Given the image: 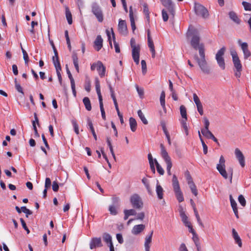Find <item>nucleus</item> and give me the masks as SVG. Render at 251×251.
<instances>
[{
    "label": "nucleus",
    "instance_id": "nucleus-24",
    "mask_svg": "<svg viewBox=\"0 0 251 251\" xmlns=\"http://www.w3.org/2000/svg\"><path fill=\"white\" fill-rule=\"evenodd\" d=\"M129 18L130 21L131 26L133 31H134L136 29L135 23L134 21V16H133V12L132 10V7L130 6L129 7Z\"/></svg>",
    "mask_w": 251,
    "mask_h": 251
},
{
    "label": "nucleus",
    "instance_id": "nucleus-27",
    "mask_svg": "<svg viewBox=\"0 0 251 251\" xmlns=\"http://www.w3.org/2000/svg\"><path fill=\"white\" fill-rule=\"evenodd\" d=\"M95 86L99 99H102V97L100 92V82L98 78L95 79Z\"/></svg>",
    "mask_w": 251,
    "mask_h": 251
},
{
    "label": "nucleus",
    "instance_id": "nucleus-51",
    "mask_svg": "<svg viewBox=\"0 0 251 251\" xmlns=\"http://www.w3.org/2000/svg\"><path fill=\"white\" fill-rule=\"evenodd\" d=\"M66 69L67 74V75H68V77L69 78V79L70 80L71 83H73V82H75L74 79V78L72 76L71 73L67 65H66Z\"/></svg>",
    "mask_w": 251,
    "mask_h": 251
},
{
    "label": "nucleus",
    "instance_id": "nucleus-36",
    "mask_svg": "<svg viewBox=\"0 0 251 251\" xmlns=\"http://www.w3.org/2000/svg\"><path fill=\"white\" fill-rule=\"evenodd\" d=\"M175 195L176 199L179 202H182L184 201V198L183 196V194L181 191V190H179L178 191H175Z\"/></svg>",
    "mask_w": 251,
    "mask_h": 251
},
{
    "label": "nucleus",
    "instance_id": "nucleus-47",
    "mask_svg": "<svg viewBox=\"0 0 251 251\" xmlns=\"http://www.w3.org/2000/svg\"><path fill=\"white\" fill-rule=\"evenodd\" d=\"M14 82L15 84V88L19 92L22 93V94H24V92L23 90V88L20 85L19 83H18L17 78H15Z\"/></svg>",
    "mask_w": 251,
    "mask_h": 251
},
{
    "label": "nucleus",
    "instance_id": "nucleus-63",
    "mask_svg": "<svg viewBox=\"0 0 251 251\" xmlns=\"http://www.w3.org/2000/svg\"><path fill=\"white\" fill-rule=\"evenodd\" d=\"M136 88L140 97L142 98L144 95V90L139 88L138 85H136Z\"/></svg>",
    "mask_w": 251,
    "mask_h": 251
},
{
    "label": "nucleus",
    "instance_id": "nucleus-53",
    "mask_svg": "<svg viewBox=\"0 0 251 251\" xmlns=\"http://www.w3.org/2000/svg\"><path fill=\"white\" fill-rule=\"evenodd\" d=\"M22 211L26 214V217H28V215H31L32 214V212L29 209H27L25 206L21 207Z\"/></svg>",
    "mask_w": 251,
    "mask_h": 251
},
{
    "label": "nucleus",
    "instance_id": "nucleus-50",
    "mask_svg": "<svg viewBox=\"0 0 251 251\" xmlns=\"http://www.w3.org/2000/svg\"><path fill=\"white\" fill-rule=\"evenodd\" d=\"M238 201L242 206H245L246 205V201L243 195H240L239 196Z\"/></svg>",
    "mask_w": 251,
    "mask_h": 251
},
{
    "label": "nucleus",
    "instance_id": "nucleus-61",
    "mask_svg": "<svg viewBox=\"0 0 251 251\" xmlns=\"http://www.w3.org/2000/svg\"><path fill=\"white\" fill-rule=\"evenodd\" d=\"M204 128H202L201 130H208L209 126V122L207 118H204Z\"/></svg>",
    "mask_w": 251,
    "mask_h": 251
},
{
    "label": "nucleus",
    "instance_id": "nucleus-19",
    "mask_svg": "<svg viewBox=\"0 0 251 251\" xmlns=\"http://www.w3.org/2000/svg\"><path fill=\"white\" fill-rule=\"evenodd\" d=\"M153 231H151L150 235L147 236L145 238V242L144 244L145 251H150V244L151 243L152 237L153 235Z\"/></svg>",
    "mask_w": 251,
    "mask_h": 251
},
{
    "label": "nucleus",
    "instance_id": "nucleus-60",
    "mask_svg": "<svg viewBox=\"0 0 251 251\" xmlns=\"http://www.w3.org/2000/svg\"><path fill=\"white\" fill-rule=\"evenodd\" d=\"M51 184V182L50 179L49 177H46L45 180V188L49 189L50 187Z\"/></svg>",
    "mask_w": 251,
    "mask_h": 251
},
{
    "label": "nucleus",
    "instance_id": "nucleus-1",
    "mask_svg": "<svg viewBox=\"0 0 251 251\" xmlns=\"http://www.w3.org/2000/svg\"><path fill=\"white\" fill-rule=\"evenodd\" d=\"M186 36L187 38L191 39L190 45L194 50H199L200 52V50L201 49L203 50V52H205L204 44L200 43V35L197 29L189 27Z\"/></svg>",
    "mask_w": 251,
    "mask_h": 251
},
{
    "label": "nucleus",
    "instance_id": "nucleus-5",
    "mask_svg": "<svg viewBox=\"0 0 251 251\" xmlns=\"http://www.w3.org/2000/svg\"><path fill=\"white\" fill-rule=\"evenodd\" d=\"M91 11L95 16L99 22L101 23L103 21V14L101 8L97 2H93L91 6Z\"/></svg>",
    "mask_w": 251,
    "mask_h": 251
},
{
    "label": "nucleus",
    "instance_id": "nucleus-34",
    "mask_svg": "<svg viewBox=\"0 0 251 251\" xmlns=\"http://www.w3.org/2000/svg\"><path fill=\"white\" fill-rule=\"evenodd\" d=\"M147 35H148V44L150 49L154 48V44L153 41L151 39L150 34V29H148L147 30Z\"/></svg>",
    "mask_w": 251,
    "mask_h": 251
},
{
    "label": "nucleus",
    "instance_id": "nucleus-6",
    "mask_svg": "<svg viewBox=\"0 0 251 251\" xmlns=\"http://www.w3.org/2000/svg\"><path fill=\"white\" fill-rule=\"evenodd\" d=\"M130 202L133 208L141 209L143 207V202L140 196L137 194H134L130 197Z\"/></svg>",
    "mask_w": 251,
    "mask_h": 251
},
{
    "label": "nucleus",
    "instance_id": "nucleus-55",
    "mask_svg": "<svg viewBox=\"0 0 251 251\" xmlns=\"http://www.w3.org/2000/svg\"><path fill=\"white\" fill-rule=\"evenodd\" d=\"M162 16L164 22H167L168 20V15L167 11L165 9L162 10Z\"/></svg>",
    "mask_w": 251,
    "mask_h": 251
},
{
    "label": "nucleus",
    "instance_id": "nucleus-35",
    "mask_svg": "<svg viewBox=\"0 0 251 251\" xmlns=\"http://www.w3.org/2000/svg\"><path fill=\"white\" fill-rule=\"evenodd\" d=\"M189 186L191 190L192 193L195 196L198 195V191L196 186L193 181L188 182Z\"/></svg>",
    "mask_w": 251,
    "mask_h": 251
},
{
    "label": "nucleus",
    "instance_id": "nucleus-15",
    "mask_svg": "<svg viewBox=\"0 0 251 251\" xmlns=\"http://www.w3.org/2000/svg\"><path fill=\"white\" fill-rule=\"evenodd\" d=\"M235 154L241 167H244L245 165V157L241 151L238 148L235 150Z\"/></svg>",
    "mask_w": 251,
    "mask_h": 251
},
{
    "label": "nucleus",
    "instance_id": "nucleus-40",
    "mask_svg": "<svg viewBox=\"0 0 251 251\" xmlns=\"http://www.w3.org/2000/svg\"><path fill=\"white\" fill-rule=\"evenodd\" d=\"M49 41H50V45L52 47V48L53 50V52L54 53V56L52 57V59L53 58H54L55 59H59L58 52H57V50L55 47L53 41L52 40L50 39V38H49Z\"/></svg>",
    "mask_w": 251,
    "mask_h": 251
},
{
    "label": "nucleus",
    "instance_id": "nucleus-41",
    "mask_svg": "<svg viewBox=\"0 0 251 251\" xmlns=\"http://www.w3.org/2000/svg\"><path fill=\"white\" fill-rule=\"evenodd\" d=\"M137 114L138 116L139 117L140 119L143 122V123L145 125H147L148 124V120L146 119L144 114L142 112L141 110H139L137 111Z\"/></svg>",
    "mask_w": 251,
    "mask_h": 251
},
{
    "label": "nucleus",
    "instance_id": "nucleus-48",
    "mask_svg": "<svg viewBox=\"0 0 251 251\" xmlns=\"http://www.w3.org/2000/svg\"><path fill=\"white\" fill-rule=\"evenodd\" d=\"M242 4L245 10L251 11V3L246 1H243Z\"/></svg>",
    "mask_w": 251,
    "mask_h": 251
},
{
    "label": "nucleus",
    "instance_id": "nucleus-9",
    "mask_svg": "<svg viewBox=\"0 0 251 251\" xmlns=\"http://www.w3.org/2000/svg\"><path fill=\"white\" fill-rule=\"evenodd\" d=\"M194 10L197 15L201 16L203 18H206L209 16L207 9L200 3H195Z\"/></svg>",
    "mask_w": 251,
    "mask_h": 251
},
{
    "label": "nucleus",
    "instance_id": "nucleus-57",
    "mask_svg": "<svg viewBox=\"0 0 251 251\" xmlns=\"http://www.w3.org/2000/svg\"><path fill=\"white\" fill-rule=\"evenodd\" d=\"M84 88L85 90L89 92L91 90V83L90 80H86L85 82Z\"/></svg>",
    "mask_w": 251,
    "mask_h": 251
},
{
    "label": "nucleus",
    "instance_id": "nucleus-31",
    "mask_svg": "<svg viewBox=\"0 0 251 251\" xmlns=\"http://www.w3.org/2000/svg\"><path fill=\"white\" fill-rule=\"evenodd\" d=\"M229 16L230 19L234 21L235 23L239 24L240 23V20L238 18L237 14L233 11H230L229 12Z\"/></svg>",
    "mask_w": 251,
    "mask_h": 251
},
{
    "label": "nucleus",
    "instance_id": "nucleus-26",
    "mask_svg": "<svg viewBox=\"0 0 251 251\" xmlns=\"http://www.w3.org/2000/svg\"><path fill=\"white\" fill-rule=\"evenodd\" d=\"M65 15L68 24L71 25L73 23L72 15L68 6H65Z\"/></svg>",
    "mask_w": 251,
    "mask_h": 251
},
{
    "label": "nucleus",
    "instance_id": "nucleus-44",
    "mask_svg": "<svg viewBox=\"0 0 251 251\" xmlns=\"http://www.w3.org/2000/svg\"><path fill=\"white\" fill-rule=\"evenodd\" d=\"M201 132L203 136L208 139H211L214 135L213 133L208 130H201Z\"/></svg>",
    "mask_w": 251,
    "mask_h": 251
},
{
    "label": "nucleus",
    "instance_id": "nucleus-28",
    "mask_svg": "<svg viewBox=\"0 0 251 251\" xmlns=\"http://www.w3.org/2000/svg\"><path fill=\"white\" fill-rule=\"evenodd\" d=\"M87 121L88 126H89V127L90 128V129L93 134V136L95 140L96 141L97 140V135L95 131L92 122L89 118H87Z\"/></svg>",
    "mask_w": 251,
    "mask_h": 251
},
{
    "label": "nucleus",
    "instance_id": "nucleus-16",
    "mask_svg": "<svg viewBox=\"0 0 251 251\" xmlns=\"http://www.w3.org/2000/svg\"><path fill=\"white\" fill-rule=\"evenodd\" d=\"M97 71H98L100 77H103L105 76V71H106V68L104 66L102 63L100 61H98L97 62Z\"/></svg>",
    "mask_w": 251,
    "mask_h": 251
},
{
    "label": "nucleus",
    "instance_id": "nucleus-12",
    "mask_svg": "<svg viewBox=\"0 0 251 251\" xmlns=\"http://www.w3.org/2000/svg\"><path fill=\"white\" fill-rule=\"evenodd\" d=\"M162 5L166 7L168 11L174 18L175 14L174 5L171 0H160Z\"/></svg>",
    "mask_w": 251,
    "mask_h": 251
},
{
    "label": "nucleus",
    "instance_id": "nucleus-42",
    "mask_svg": "<svg viewBox=\"0 0 251 251\" xmlns=\"http://www.w3.org/2000/svg\"><path fill=\"white\" fill-rule=\"evenodd\" d=\"M73 63L77 73H79V66L78 57L76 54H73L72 56Z\"/></svg>",
    "mask_w": 251,
    "mask_h": 251
},
{
    "label": "nucleus",
    "instance_id": "nucleus-62",
    "mask_svg": "<svg viewBox=\"0 0 251 251\" xmlns=\"http://www.w3.org/2000/svg\"><path fill=\"white\" fill-rule=\"evenodd\" d=\"M143 12L145 15L150 14V11L148 7V5L146 3L143 4Z\"/></svg>",
    "mask_w": 251,
    "mask_h": 251
},
{
    "label": "nucleus",
    "instance_id": "nucleus-64",
    "mask_svg": "<svg viewBox=\"0 0 251 251\" xmlns=\"http://www.w3.org/2000/svg\"><path fill=\"white\" fill-rule=\"evenodd\" d=\"M193 99L196 105L201 103L196 94H193Z\"/></svg>",
    "mask_w": 251,
    "mask_h": 251
},
{
    "label": "nucleus",
    "instance_id": "nucleus-7",
    "mask_svg": "<svg viewBox=\"0 0 251 251\" xmlns=\"http://www.w3.org/2000/svg\"><path fill=\"white\" fill-rule=\"evenodd\" d=\"M112 204L109 206L108 210L112 215H116L118 213V209L120 207V199L117 197L112 198Z\"/></svg>",
    "mask_w": 251,
    "mask_h": 251
},
{
    "label": "nucleus",
    "instance_id": "nucleus-11",
    "mask_svg": "<svg viewBox=\"0 0 251 251\" xmlns=\"http://www.w3.org/2000/svg\"><path fill=\"white\" fill-rule=\"evenodd\" d=\"M230 54L232 56L233 63L236 70L242 71V65L241 63V61L238 56L236 51L235 50L231 51Z\"/></svg>",
    "mask_w": 251,
    "mask_h": 251
},
{
    "label": "nucleus",
    "instance_id": "nucleus-38",
    "mask_svg": "<svg viewBox=\"0 0 251 251\" xmlns=\"http://www.w3.org/2000/svg\"><path fill=\"white\" fill-rule=\"evenodd\" d=\"M187 121V119H183L181 120L180 123H181V126L182 128H183L184 130L185 134L186 135H188L189 134V132H188V126H187V124L186 123Z\"/></svg>",
    "mask_w": 251,
    "mask_h": 251
},
{
    "label": "nucleus",
    "instance_id": "nucleus-49",
    "mask_svg": "<svg viewBox=\"0 0 251 251\" xmlns=\"http://www.w3.org/2000/svg\"><path fill=\"white\" fill-rule=\"evenodd\" d=\"M127 213L129 216L136 215L137 213L134 209H125L124 211V213Z\"/></svg>",
    "mask_w": 251,
    "mask_h": 251
},
{
    "label": "nucleus",
    "instance_id": "nucleus-54",
    "mask_svg": "<svg viewBox=\"0 0 251 251\" xmlns=\"http://www.w3.org/2000/svg\"><path fill=\"white\" fill-rule=\"evenodd\" d=\"M72 124H73L75 132V133L76 134L78 135L79 134L78 126L76 121L73 120L72 121Z\"/></svg>",
    "mask_w": 251,
    "mask_h": 251
},
{
    "label": "nucleus",
    "instance_id": "nucleus-22",
    "mask_svg": "<svg viewBox=\"0 0 251 251\" xmlns=\"http://www.w3.org/2000/svg\"><path fill=\"white\" fill-rule=\"evenodd\" d=\"M53 63L54 64V66L56 69V72L57 74V77H61V74L60 73V72L61 71V65L59 60V59H55L53 58L52 60Z\"/></svg>",
    "mask_w": 251,
    "mask_h": 251
},
{
    "label": "nucleus",
    "instance_id": "nucleus-33",
    "mask_svg": "<svg viewBox=\"0 0 251 251\" xmlns=\"http://www.w3.org/2000/svg\"><path fill=\"white\" fill-rule=\"evenodd\" d=\"M102 238L104 242L107 244H109V246H111V244H113L112 242V237L109 234L107 233H103Z\"/></svg>",
    "mask_w": 251,
    "mask_h": 251
},
{
    "label": "nucleus",
    "instance_id": "nucleus-29",
    "mask_svg": "<svg viewBox=\"0 0 251 251\" xmlns=\"http://www.w3.org/2000/svg\"><path fill=\"white\" fill-rule=\"evenodd\" d=\"M129 121V126L131 131L132 132H135L137 129V122L136 120L132 117H130Z\"/></svg>",
    "mask_w": 251,
    "mask_h": 251
},
{
    "label": "nucleus",
    "instance_id": "nucleus-45",
    "mask_svg": "<svg viewBox=\"0 0 251 251\" xmlns=\"http://www.w3.org/2000/svg\"><path fill=\"white\" fill-rule=\"evenodd\" d=\"M180 112L183 119H187L186 109L185 107L183 105L180 106Z\"/></svg>",
    "mask_w": 251,
    "mask_h": 251
},
{
    "label": "nucleus",
    "instance_id": "nucleus-23",
    "mask_svg": "<svg viewBox=\"0 0 251 251\" xmlns=\"http://www.w3.org/2000/svg\"><path fill=\"white\" fill-rule=\"evenodd\" d=\"M232 234L235 243L238 244L239 247H241L242 246V240L234 228L232 229Z\"/></svg>",
    "mask_w": 251,
    "mask_h": 251
},
{
    "label": "nucleus",
    "instance_id": "nucleus-21",
    "mask_svg": "<svg viewBox=\"0 0 251 251\" xmlns=\"http://www.w3.org/2000/svg\"><path fill=\"white\" fill-rule=\"evenodd\" d=\"M145 228V226L143 224H140L134 226L132 229V233L134 235H137L141 233Z\"/></svg>",
    "mask_w": 251,
    "mask_h": 251
},
{
    "label": "nucleus",
    "instance_id": "nucleus-52",
    "mask_svg": "<svg viewBox=\"0 0 251 251\" xmlns=\"http://www.w3.org/2000/svg\"><path fill=\"white\" fill-rule=\"evenodd\" d=\"M229 199H230L231 206L232 209H235L236 208H237L236 202L233 199L231 195H229Z\"/></svg>",
    "mask_w": 251,
    "mask_h": 251
},
{
    "label": "nucleus",
    "instance_id": "nucleus-10",
    "mask_svg": "<svg viewBox=\"0 0 251 251\" xmlns=\"http://www.w3.org/2000/svg\"><path fill=\"white\" fill-rule=\"evenodd\" d=\"M225 51L226 48L225 47H222L218 51L215 57L219 66L222 70H224L225 69V60L223 58V55L225 54Z\"/></svg>",
    "mask_w": 251,
    "mask_h": 251
},
{
    "label": "nucleus",
    "instance_id": "nucleus-13",
    "mask_svg": "<svg viewBox=\"0 0 251 251\" xmlns=\"http://www.w3.org/2000/svg\"><path fill=\"white\" fill-rule=\"evenodd\" d=\"M238 43L240 46L244 53V59H247L251 55V53L248 49V45L247 43H242L241 39L238 40Z\"/></svg>",
    "mask_w": 251,
    "mask_h": 251
},
{
    "label": "nucleus",
    "instance_id": "nucleus-2",
    "mask_svg": "<svg viewBox=\"0 0 251 251\" xmlns=\"http://www.w3.org/2000/svg\"><path fill=\"white\" fill-rule=\"evenodd\" d=\"M200 58L196 54L194 56V58L197 61L199 67L204 74L206 75L210 74L211 73V69L206 62L205 52H203V50L201 49L200 50Z\"/></svg>",
    "mask_w": 251,
    "mask_h": 251
},
{
    "label": "nucleus",
    "instance_id": "nucleus-8",
    "mask_svg": "<svg viewBox=\"0 0 251 251\" xmlns=\"http://www.w3.org/2000/svg\"><path fill=\"white\" fill-rule=\"evenodd\" d=\"M217 169L220 175L226 179L228 178L227 173L226 170L225 160L223 155H221L219 159V163L217 165Z\"/></svg>",
    "mask_w": 251,
    "mask_h": 251
},
{
    "label": "nucleus",
    "instance_id": "nucleus-30",
    "mask_svg": "<svg viewBox=\"0 0 251 251\" xmlns=\"http://www.w3.org/2000/svg\"><path fill=\"white\" fill-rule=\"evenodd\" d=\"M82 101L85 105L86 109L88 111H90L92 109V106L89 98L86 97H84Z\"/></svg>",
    "mask_w": 251,
    "mask_h": 251
},
{
    "label": "nucleus",
    "instance_id": "nucleus-46",
    "mask_svg": "<svg viewBox=\"0 0 251 251\" xmlns=\"http://www.w3.org/2000/svg\"><path fill=\"white\" fill-rule=\"evenodd\" d=\"M21 49H22V52H23V58H24V59L25 60V65H28V62L29 61V57H28V54L26 52V51L23 48V47H22L21 45Z\"/></svg>",
    "mask_w": 251,
    "mask_h": 251
},
{
    "label": "nucleus",
    "instance_id": "nucleus-14",
    "mask_svg": "<svg viewBox=\"0 0 251 251\" xmlns=\"http://www.w3.org/2000/svg\"><path fill=\"white\" fill-rule=\"evenodd\" d=\"M89 246L91 250L102 247L103 245L100 237L92 238L90 242Z\"/></svg>",
    "mask_w": 251,
    "mask_h": 251
},
{
    "label": "nucleus",
    "instance_id": "nucleus-3",
    "mask_svg": "<svg viewBox=\"0 0 251 251\" xmlns=\"http://www.w3.org/2000/svg\"><path fill=\"white\" fill-rule=\"evenodd\" d=\"M130 46L132 48V56L134 61L136 64L139 63L140 46L136 45L135 40L132 38L130 41Z\"/></svg>",
    "mask_w": 251,
    "mask_h": 251
},
{
    "label": "nucleus",
    "instance_id": "nucleus-58",
    "mask_svg": "<svg viewBox=\"0 0 251 251\" xmlns=\"http://www.w3.org/2000/svg\"><path fill=\"white\" fill-rule=\"evenodd\" d=\"M52 188L54 192H57L59 189V184L56 181H53L52 182Z\"/></svg>",
    "mask_w": 251,
    "mask_h": 251
},
{
    "label": "nucleus",
    "instance_id": "nucleus-56",
    "mask_svg": "<svg viewBox=\"0 0 251 251\" xmlns=\"http://www.w3.org/2000/svg\"><path fill=\"white\" fill-rule=\"evenodd\" d=\"M141 66H142V73L143 74H145L147 72L146 62L144 60H142L141 61Z\"/></svg>",
    "mask_w": 251,
    "mask_h": 251
},
{
    "label": "nucleus",
    "instance_id": "nucleus-17",
    "mask_svg": "<svg viewBox=\"0 0 251 251\" xmlns=\"http://www.w3.org/2000/svg\"><path fill=\"white\" fill-rule=\"evenodd\" d=\"M103 39L100 35H98L94 41V48L97 51H99L102 47Z\"/></svg>",
    "mask_w": 251,
    "mask_h": 251
},
{
    "label": "nucleus",
    "instance_id": "nucleus-39",
    "mask_svg": "<svg viewBox=\"0 0 251 251\" xmlns=\"http://www.w3.org/2000/svg\"><path fill=\"white\" fill-rule=\"evenodd\" d=\"M112 31V38L114 42V45L115 49V52L117 53H119L120 52V49L119 46V44L116 42L115 41V35L114 33V31L113 30V28H111Z\"/></svg>",
    "mask_w": 251,
    "mask_h": 251
},
{
    "label": "nucleus",
    "instance_id": "nucleus-20",
    "mask_svg": "<svg viewBox=\"0 0 251 251\" xmlns=\"http://www.w3.org/2000/svg\"><path fill=\"white\" fill-rule=\"evenodd\" d=\"M164 190L162 186L159 184V182L157 181V184L156 186V193L157 196V198L159 200H162L163 199L164 196Z\"/></svg>",
    "mask_w": 251,
    "mask_h": 251
},
{
    "label": "nucleus",
    "instance_id": "nucleus-59",
    "mask_svg": "<svg viewBox=\"0 0 251 251\" xmlns=\"http://www.w3.org/2000/svg\"><path fill=\"white\" fill-rule=\"evenodd\" d=\"M20 221L21 223V224L22 225L23 227L25 230L27 232V233L28 234L30 232L29 230L28 229V227H27L25 222L23 218H20Z\"/></svg>",
    "mask_w": 251,
    "mask_h": 251
},
{
    "label": "nucleus",
    "instance_id": "nucleus-32",
    "mask_svg": "<svg viewBox=\"0 0 251 251\" xmlns=\"http://www.w3.org/2000/svg\"><path fill=\"white\" fill-rule=\"evenodd\" d=\"M180 216L181 218L182 221L185 226H188L189 224L191 223L188 221V217L185 214L184 212L182 210L180 211Z\"/></svg>",
    "mask_w": 251,
    "mask_h": 251
},
{
    "label": "nucleus",
    "instance_id": "nucleus-4",
    "mask_svg": "<svg viewBox=\"0 0 251 251\" xmlns=\"http://www.w3.org/2000/svg\"><path fill=\"white\" fill-rule=\"evenodd\" d=\"M161 155L167 164V171L169 176L171 175V169L172 167V163L171 157L166 150L163 144H160Z\"/></svg>",
    "mask_w": 251,
    "mask_h": 251
},
{
    "label": "nucleus",
    "instance_id": "nucleus-37",
    "mask_svg": "<svg viewBox=\"0 0 251 251\" xmlns=\"http://www.w3.org/2000/svg\"><path fill=\"white\" fill-rule=\"evenodd\" d=\"M99 100L100 107V112H101V114L102 118L103 120H106V116H105L104 109L103 107L102 99H99Z\"/></svg>",
    "mask_w": 251,
    "mask_h": 251
},
{
    "label": "nucleus",
    "instance_id": "nucleus-43",
    "mask_svg": "<svg viewBox=\"0 0 251 251\" xmlns=\"http://www.w3.org/2000/svg\"><path fill=\"white\" fill-rule=\"evenodd\" d=\"M154 163L156 165V170L157 172L160 175H163L164 174V171L160 165L158 163L156 159H154Z\"/></svg>",
    "mask_w": 251,
    "mask_h": 251
},
{
    "label": "nucleus",
    "instance_id": "nucleus-25",
    "mask_svg": "<svg viewBox=\"0 0 251 251\" xmlns=\"http://www.w3.org/2000/svg\"><path fill=\"white\" fill-rule=\"evenodd\" d=\"M172 185L173 187L174 191H178L180 189L179 182L177 178L175 175H173L172 179Z\"/></svg>",
    "mask_w": 251,
    "mask_h": 251
},
{
    "label": "nucleus",
    "instance_id": "nucleus-18",
    "mask_svg": "<svg viewBox=\"0 0 251 251\" xmlns=\"http://www.w3.org/2000/svg\"><path fill=\"white\" fill-rule=\"evenodd\" d=\"M118 28L119 32L123 34L127 33V26L126 22L124 20L120 19L119 22Z\"/></svg>",
    "mask_w": 251,
    "mask_h": 251
}]
</instances>
